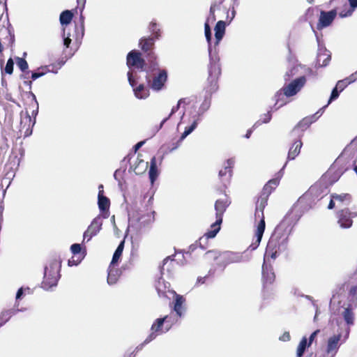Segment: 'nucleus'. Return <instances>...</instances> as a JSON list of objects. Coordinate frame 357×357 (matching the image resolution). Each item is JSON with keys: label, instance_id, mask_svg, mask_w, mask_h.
Segmentation results:
<instances>
[{"label": "nucleus", "instance_id": "17", "mask_svg": "<svg viewBox=\"0 0 357 357\" xmlns=\"http://www.w3.org/2000/svg\"><path fill=\"white\" fill-rule=\"evenodd\" d=\"M318 52L315 66L317 68L326 66L331 60V54L328 50L324 47L317 38Z\"/></svg>", "mask_w": 357, "mask_h": 357}, {"label": "nucleus", "instance_id": "45", "mask_svg": "<svg viewBox=\"0 0 357 357\" xmlns=\"http://www.w3.org/2000/svg\"><path fill=\"white\" fill-rule=\"evenodd\" d=\"M29 95L32 97V105L33 107L34 108L31 112V115L33 116V119H36V117L38 114V103L33 93L29 92Z\"/></svg>", "mask_w": 357, "mask_h": 357}, {"label": "nucleus", "instance_id": "20", "mask_svg": "<svg viewBox=\"0 0 357 357\" xmlns=\"http://www.w3.org/2000/svg\"><path fill=\"white\" fill-rule=\"evenodd\" d=\"M336 15L337 12L335 10H331L328 12L321 11L319 22L317 26V29H322L323 28L328 26L333 22Z\"/></svg>", "mask_w": 357, "mask_h": 357}, {"label": "nucleus", "instance_id": "24", "mask_svg": "<svg viewBox=\"0 0 357 357\" xmlns=\"http://www.w3.org/2000/svg\"><path fill=\"white\" fill-rule=\"evenodd\" d=\"M226 28V22L222 20H220L217 22L215 26V43L214 44L215 52H216V47L219 45L220 42L222 39Z\"/></svg>", "mask_w": 357, "mask_h": 357}, {"label": "nucleus", "instance_id": "30", "mask_svg": "<svg viewBox=\"0 0 357 357\" xmlns=\"http://www.w3.org/2000/svg\"><path fill=\"white\" fill-rule=\"evenodd\" d=\"M98 204L100 211H108L109 207V199L103 195V190H100L98 195Z\"/></svg>", "mask_w": 357, "mask_h": 357}, {"label": "nucleus", "instance_id": "64", "mask_svg": "<svg viewBox=\"0 0 357 357\" xmlns=\"http://www.w3.org/2000/svg\"><path fill=\"white\" fill-rule=\"evenodd\" d=\"M335 204H336V202H335V199H333V198L331 197V201H330V203H329V204H328V208L329 209H332V208H333L335 207Z\"/></svg>", "mask_w": 357, "mask_h": 357}, {"label": "nucleus", "instance_id": "8", "mask_svg": "<svg viewBox=\"0 0 357 357\" xmlns=\"http://www.w3.org/2000/svg\"><path fill=\"white\" fill-rule=\"evenodd\" d=\"M208 66V84L206 87V92L210 95L215 92L218 89V79L221 73L219 57H211Z\"/></svg>", "mask_w": 357, "mask_h": 357}, {"label": "nucleus", "instance_id": "6", "mask_svg": "<svg viewBox=\"0 0 357 357\" xmlns=\"http://www.w3.org/2000/svg\"><path fill=\"white\" fill-rule=\"evenodd\" d=\"M305 83V77L301 76L294 79L289 84L283 86L282 89L278 92H277V93L275 96L276 100V103L275 106H276L278 104V102L281 101V103L278 107H275V109H279L280 107L286 104V101L282 100L281 97H283V96H285L286 97H291L296 95L304 86Z\"/></svg>", "mask_w": 357, "mask_h": 357}, {"label": "nucleus", "instance_id": "61", "mask_svg": "<svg viewBox=\"0 0 357 357\" xmlns=\"http://www.w3.org/2000/svg\"><path fill=\"white\" fill-rule=\"evenodd\" d=\"M230 10H231V16H229V15L227 14V19H229V24L234 19V17L236 16V10H235L234 7H232L231 8H230Z\"/></svg>", "mask_w": 357, "mask_h": 357}, {"label": "nucleus", "instance_id": "14", "mask_svg": "<svg viewBox=\"0 0 357 357\" xmlns=\"http://www.w3.org/2000/svg\"><path fill=\"white\" fill-rule=\"evenodd\" d=\"M20 115L21 130H24V136L28 137L32 133V128L36 123V119L32 120L28 111H22Z\"/></svg>", "mask_w": 357, "mask_h": 357}, {"label": "nucleus", "instance_id": "15", "mask_svg": "<svg viewBox=\"0 0 357 357\" xmlns=\"http://www.w3.org/2000/svg\"><path fill=\"white\" fill-rule=\"evenodd\" d=\"M357 216V213H351L348 208L340 210L337 213L338 223L342 228H349L351 227L352 218Z\"/></svg>", "mask_w": 357, "mask_h": 357}, {"label": "nucleus", "instance_id": "26", "mask_svg": "<svg viewBox=\"0 0 357 357\" xmlns=\"http://www.w3.org/2000/svg\"><path fill=\"white\" fill-rule=\"evenodd\" d=\"M331 197L335 199L337 207L347 206L351 202V196L347 193L341 195L333 194Z\"/></svg>", "mask_w": 357, "mask_h": 357}, {"label": "nucleus", "instance_id": "7", "mask_svg": "<svg viewBox=\"0 0 357 357\" xmlns=\"http://www.w3.org/2000/svg\"><path fill=\"white\" fill-rule=\"evenodd\" d=\"M172 325V321H171V317H169V316H165L163 318L157 319L151 326V334L145 339L144 342L138 346L136 349L137 350L141 349L144 345L154 340L158 335L167 332L170 329Z\"/></svg>", "mask_w": 357, "mask_h": 357}, {"label": "nucleus", "instance_id": "46", "mask_svg": "<svg viewBox=\"0 0 357 357\" xmlns=\"http://www.w3.org/2000/svg\"><path fill=\"white\" fill-rule=\"evenodd\" d=\"M218 7H219V6L216 3L211 4V8H210V11H209V15L206 20V22H208V24H209V22H213L215 21L216 18H215V11L216 8H218Z\"/></svg>", "mask_w": 357, "mask_h": 357}, {"label": "nucleus", "instance_id": "48", "mask_svg": "<svg viewBox=\"0 0 357 357\" xmlns=\"http://www.w3.org/2000/svg\"><path fill=\"white\" fill-rule=\"evenodd\" d=\"M17 65L18 68L23 72L26 70L29 67L26 61L24 59L20 57L17 58Z\"/></svg>", "mask_w": 357, "mask_h": 357}, {"label": "nucleus", "instance_id": "51", "mask_svg": "<svg viewBox=\"0 0 357 357\" xmlns=\"http://www.w3.org/2000/svg\"><path fill=\"white\" fill-rule=\"evenodd\" d=\"M63 45L66 47H68L71 43V39L70 38V33H66V29H63Z\"/></svg>", "mask_w": 357, "mask_h": 357}, {"label": "nucleus", "instance_id": "43", "mask_svg": "<svg viewBox=\"0 0 357 357\" xmlns=\"http://www.w3.org/2000/svg\"><path fill=\"white\" fill-rule=\"evenodd\" d=\"M196 123H192V124L189 127H186L185 131L181 135L180 139H178V142H182V141L191 132H192L195 128H197Z\"/></svg>", "mask_w": 357, "mask_h": 357}, {"label": "nucleus", "instance_id": "10", "mask_svg": "<svg viewBox=\"0 0 357 357\" xmlns=\"http://www.w3.org/2000/svg\"><path fill=\"white\" fill-rule=\"evenodd\" d=\"M139 78V77L137 75L135 70L128 71V79L130 85L133 89L135 97L139 99H145L149 96V91L143 84H139L137 86H136Z\"/></svg>", "mask_w": 357, "mask_h": 357}, {"label": "nucleus", "instance_id": "36", "mask_svg": "<svg viewBox=\"0 0 357 357\" xmlns=\"http://www.w3.org/2000/svg\"><path fill=\"white\" fill-rule=\"evenodd\" d=\"M320 189L318 185H312L308 191L301 198V200L308 199L310 197H315L318 198L321 196L319 193Z\"/></svg>", "mask_w": 357, "mask_h": 357}, {"label": "nucleus", "instance_id": "47", "mask_svg": "<svg viewBox=\"0 0 357 357\" xmlns=\"http://www.w3.org/2000/svg\"><path fill=\"white\" fill-rule=\"evenodd\" d=\"M211 106V99L209 97L206 96L203 102L200 105L199 110L204 114L209 109Z\"/></svg>", "mask_w": 357, "mask_h": 357}, {"label": "nucleus", "instance_id": "34", "mask_svg": "<svg viewBox=\"0 0 357 357\" xmlns=\"http://www.w3.org/2000/svg\"><path fill=\"white\" fill-rule=\"evenodd\" d=\"M124 244H125V240H122L120 242L119 245H118L117 248L116 249V250L113 255L112 259L110 263L111 266H114L116 264L118 263V261L122 255V252H123V250L124 248Z\"/></svg>", "mask_w": 357, "mask_h": 357}, {"label": "nucleus", "instance_id": "21", "mask_svg": "<svg viewBox=\"0 0 357 357\" xmlns=\"http://www.w3.org/2000/svg\"><path fill=\"white\" fill-rule=\"evenodd\" d=\"M229 204L230 202L226 196L225 199H220L215 202V210L216 220H218V222H222V215Z\"/></svg>", "mask_w": 357, "mask_h": 357}, {"label": "nucleus", "instance_id": "38", "mask_svg": "<svg viewBox=\"0 0 357 357\" xmlns=\"http://www.w3.org/2000/svg\"><path fill=\"white\" fill-rule=\"evenodd\" d=\"M348 300L349 302V305L354 307H357V286H354L351 288L348 296Z\"/></svg>", "mask_w": 357, "mask_h": 357}, {"label": "nucleus", "instance_id": "54", "mask_svg": "<svg viewBox=\"0 0 357 357\" xmlns=\"http://www.w3.org/2000/svg\"><path fill=\"white\" fill-rule=\"evenodd\" d=\"M348 84H349V83L347 82L346 79H344L338 81L336 84V87H337V89H340V91H342L344 89V88H346Z\"/></svg>", "mask_w": 357, "mask_h": 357}, {"label": "nucleus", "instance_id": "19", "mask_svg": "<svg viewBox=\"0 0 357 357\" xmlns=\"http://www.w3.org/2000/svg\"><path fill=\"white\" fill-rule=\"evenodd\" d=\"M167 80V72L166 70H160L158 73L153 77L150 83L151 88L155 91H160Z\"/></svg>", "mask_w": 357, "mask_h": 357}, {"label": "nucleus", "instance_id": "57", "mask_svg": "<svg viewBox=\"0 0 357 357\" xmlns=\"http://www.w3.org/2000/svg\"><path fill=\"white\" fill-rule=\"evenodd\" d=\"M319 333V330H316L315 331H314L309 337V340L307 341V343L311 345L313 342V341L314 340V339L316 338L317 335H318V333Z\"/></svg>", "mask_w": 357, "mask_h": 357}, {"label": "nucleus", "instance_id": "3", "mask_svg": "<svg viewBox=\"0 0 357 357\" xmlns=\"http://www.w3.org/2000/svg\"><path fill=\"white\" fill-rule=\"evenodd\" d=\"M289 231L282 225H278L271 236L266 249L265 260L271 257L275 259L277 256L286 250Z\"/></svg>", "mask_w": 357, "mask_h": 357}, {"label": "nucleus", "instance_id": "12", "mask_svg": "<svg viewBox=\"0 0 357 357\" xmlns=\"http://www.w3.org/2000/svg\"><path fill=\"white\" fill-rule=\"evenodd\" d=\"M127 66L130 70H135L137 75L138 73L143 72L145 66V61L142 58V54L136 50H132L127 55Z\"/></svg>", "mask_w": 357, "mask_h": 357}, {"label": "nucleus", "instance_id": "18", "mask_svg": "<svg viewBox=\"0 0 357 357\" xmlns=\"http://www.w3.org/2000/svg\"><path fill=\"white\" fill-rule=\"evenodd\" d=\"M129 221L136 222L139 227H145L152 221V216L149 213H143L142 211H136L128 214Z\"/></svg>", "mask_w": 357, "mask_h": 357}, {"label": "nucleus", "instance_id": "9", "mask_svg": "<svg viewBox=\"0 0 357 357\" xmlns=\"http://www.w3.org/2000/svg\"><path fill=\"white\" fill-rule=\"evenodd\" d=\"M344 333L337 330V333L328 337L326 342V349L322 352H318L315 357H335L343 342Z\"/></svg>", "mask_w": 357, "mask_h": 357}, {"label": "nucleus", "instance_id": "28", "mask_svg": "<svg viewBox=\"0 0 357 357\" xmlns=\"http://www.w3.org/2000/svg\"><path fill=\"white\" fill-rule=\"evenodd\" d=\"M148 162H145L144 160L137 158L135 162L131 166L133 168V171L137 175L144 174L148 168Z\"/></svg>", "mask_w": 357, "mask_h": 357}, {"label": "nucleus", "instance_id": "4", "mask_svg": "<svg viewBox=\"0 0 357 357\" xmlns=\"http://www.w3.org/2000/svg\"><path fill=\"white\" fill-rule=\"evenodd\" d=\"M205 256L207 259L213 260H217L219 259V261L217 265L221 267L222 270H224L229 264L240 263L248 260V259H245L242 253L233 252L230 251H225L219 253L216 250H208L206 252Z\"/></svg>", "mask_w": 357, "mask_h": 357}, {"label": "nucleus", "instance_id": "44", "mask_svg": "<svg viewBox=\"0 0 357 357\" xmlns=\"http://www.w3.org/2000/svg\"><path fill=\"white\" fill-rule=\"evenodd\" d=\"M348 1L351 10H348L346 13L341 12L340 13V16L341 17H345L351 15L353 11L357 8V0H348Z\"/></svg>", "mask_w": 357, "mask_h": 357}, {"label": "nucleus", "instance_id": "13", "mask_svg": "<svg viewBox=\"0 0 357 357\" xmlns=\"http://www.w3.org/2000/svg\"><path fill=\"white\" fill-rule=\"evenodd\" d=\"M102 225V220L100 215L95 218L87 229L84 232L83 242H89L93 236H96L100 231Z\"/></svg>", "mask_w": 357, "mask_h": 357}, {"label": "nucleus", "instance_id": "53", "mask_svg": "<svg viewBox=\"0 0 357 357\" xmlns=\"http://www.w3.org/2000/svg\"><path fill=\"white\" fill-rule=\"evenodd\" d=\"M149 30L155 34V38H158L159 37V33H158V31H159V29H157V24L155 22H151L150 23V25H149Z\"/></svg>", "mask_w": 357, "mask_h": 357}, {"label": "nucleus", "instance_id": "42", "mask_svg": "<svg viewBox=\"0 0 357 357\" xmlns=\"http://www.w3.org/2000/svg\"><path fill=\"white\" fill-rule=\"evenodd\" d=\"M185 99H184V98H181V99H180V100L178 101L177 105H176V106H174V107H172V111H171V112H170L169 115L167 117L165 118V119L161 121V123H160V124L159 127H158V128H157V130H156V132H158V130H159L162 127V126L164 125V123H165V122H166V121H167V120L171 117V116H172V114H174L175 112H176L178 110V109L180 108L181 105L183 102H185Z\"/></svg>", "mask_w": 357, "mask_h": 357}, {"label": "nucleus", "instance_id": "25", "mask_svg": "<svg viewBox=\"0 0 357 357\" xmlns=\"http://www.w3.org/2000/svg\"><path fill=\"white\" fill-rule=\"evenodd\" d=\"M204 32H205L206 39L207 40L208 45V49L209 59H211V57H219L218 55L217 54V51L215 52L214 47L213 48L212 47L211 31V28H210V26H209L208 22H206L204 24Z\"/></svg>", "mask_w": 357, "mask_h": 357}, {"label": "nucleus", "instance_id": "32", "mask_svg": "<svg viewBox=\"0 0 357 357\" xmlns=\"http://www.w3.org/2000/svg\"><path fill=\"white\" fill-rule=\"evenodd\" d=\"M184 302L185 298L182 296L176 294L174 310L179 317H181L183 314V308L182 305L183 304Z\"/></svg>", "mask_w": 357, "mask_h": 357}, {"label": "nucleus", "instance_id": "40", "mask_svg": "<svg viewBox=\"0 0 357 357\" xmlns=\"http://www.w3.org/2000/svg\"><path fill=\"white\" fill-rule=\"evenodd\" d=\"M192 109L190 112V121H192V123H196L197 126L198 123L201 121L204 113L201 112L199 109L197 110L196 107L194 106L192 107Z\"/></svg>", "mask_w": 357, "mask_h": 357}, {"label": "nucleus", "instance_id": "16", "mask_svg": "<svg viewBox=\"0 0 357 357\" xmlns=\"http://www.w3.org/2000/svg\"><path fill=\"white\" fill-rule=\"evenodd\" d=\"M234 158L228 159L225 165L224 169L219 171L218 176L222 179L223 188H226L227 184L229 183V180L231 177L232 168L234 165Z\"/></svg>", "mask_w": 357, "mask_h": 357}, {"label": "nucleus", "instance_id": "29", "mask_svg": "<svg viewBox=\"0 0 357 357\" xmlns=\"http://www.w3.org/2000/svg\"><path fill=\"white\" fill-rule=\"evenodd\" d=\"M121 271L118 268H115L114 266L109 265L107 276V283L109 285L114 284L117 282L120 275Z\"/></svg>", "mask_w": 357, "mask_h": 357}, {"label": "nucleus", "instance_id": "31", "mask_svg": "<svg viewBox=\"0 0 357 357\" xmlns=\"http://www.w3.org/2000/svg\"><path fill=\"white\" fill-rule=\"evenodd\" d=\"M302 142L301 140H296L293 144L292 146L289 149L287 159L291 160L295 159V158L299 154Z\"/></svg>", "mask_w": 357, "mask_h": 357}, {"label": "nucleus", "instance_id": "23", "mask_svg": "<svg viewBox=\"0 0 357 357\" xmlns=\"http://www.w3.org/2000/svg\"><path fill=\"white\" fill-rule=\"evenodd\" d=\"M222 222H215L211 225L210 229L199 239V244L202 245V242L208 241V239L214 238L220 229V225Z\"/></svg>", "mask_w": 357, "mask_h": 357}, {"label": "nucleus", "instance_id": "52", "mask_svg": "<svg viewBox=\"0 0 357 357\" xmlns=\"http://www.w3.org/2000/svg\"><path fill=\"white\" fill-rule=\"evenodd\" d=\"M340 92V91H338V89L336 86L332 90L331 95L328 100V104L338 98Z\"/></svg>", "mask_w": 357, "mask_h": 357}, {"label": "nucleus", "instance_id": "22", "mask_svg": "<svg viewBox=\"0 0 357 357\" xmlns=\"http://www.w3.org/2000/svg\"><path fill=\"white\" fill-rule=\"evenodd\" d=\"M266 260L264 259V263L262 266V280L264 285L271 284L275 280V273L273 268L268 266L266 263Z\"/></svg>", "mask_w": 357, "mask_h": 357}, {"label": "nucleus", "instance_id": "2", "mask_svg": "<svg viewBox=\"0 0 357 357\" xmlns=\"http://www.w3.org/2000/svg\"><path fill=\"white\" fill-rule=\"evenodd\" d=\"M289 231L282 225H278L271 236L266 249L265 260L271 257L275 259L277 256L286 250Z\"/></svg>", "mask_w": 357, "mask_h": 357}, {"label": "nucleus", "instance_id": "37", "mask_svg": "<svg viewBox=\"0 0 357 357\" xmlns=\"http://www.w3.org/2000/svg\"><path fill=\"white\" fill-rule=\"evenodd\" d=\"M73 17V14L71 10H66L63 11L59 17L60 23L61 25H67L70 23Z\"/></svg>", "mask_w": 357, "mask_h": 357}, {"label": "nucleus", "instance_id": "11", "mask_svg": "<svg viewBox=\"0 0 357 357\" xmlns=\"http://www.w3.org/2000/svg\"><path fill=\"white\" fill-rule=\"evenodd\" d=\"M353 307H354L348 305V307L344 308L343 311L342 312V316L344 321H345L346 326L343 328L341 324L337 323L339 326L338 330H340L344 333L343 342H346V340L349 338L350 328L354 325L355 314L353 312Z\"/></svg>", "mask_w": 357, "mask_h": 357}, {"label": "nucleus", "instance_id": "62", "mask_svg": "<svg viewBox=\"0 0 357 357\" xmlns=\"http://www.w3.org/2000/svg\"><path fill=\"white\" fill-rule=\"evenodd\" d=\"M162 282H163V280L162 278H160L155 285L156 289L158 290L159 294H160V292L162 291V290L160 288V285H161Z\"/></svg>", "mask_w": 357, "mask_h": 357}, {"label": "nucleus", "instance_id": "50", "mask_svg": "<svg viewBox=\"0 0 357 357\" xmlns=\"http://www.w3.org/2000/svg\"><path fill=\"white\" fill-rule=\"evenodd\" d=\"M14 62L11 58H10L6 63L5 67V72L9 75H11L13 72Z\"/></svg>", "mask_w": 357, "mask_h": 357}, {"label": "nucleus", "instance_id": "27", "mask_svg": "<svg viewBox=\"0 0 357 357\" xmlns=\"http://www.w3.org/2000/svg\"><path fill=\"white\" fill-rule=\"evenodd\" d=\"M184 258V255L183 252H178L174 256H169L165 258L163 261L162 266L161 267V273L164 274V271L165 270V266L167 265L168 261H170L172 264L173 261H177L178 264L181 265L184 264L183 261V259Z\"/></svg>", "mask_w": 357, "mask_h": 357}, {"label": "nucleus", "instance_id": "1", "mask_svg": "<svg viewBox=\"0 0 357 357\" xmlns=\"http://www.w3.org/2000/svg\"><path fill=\"white\" fill-rule=\"evenodd\" d=\"M287 162L284 164L283 167L277 174V176L273 179H271L264 187L259 197H258L256 202L255 217V219L259 220V222L257 226L255 232L256 239L250 245L249 248L251 250H255L258 248L261 241L264 230H265V220L264 215V210L267 205V201L269 195L272 191L279 185L280 179L283 175L282 171L285 167Z\"/></svg>", "mask_w": 357, "mask_h": 357}, {"label": "nucleus", "instance_id": "56", "mask_svg": "<svg viewBox=\"0 0 357 357\" xmlns=\"http://www.w3.org/2000/svg\"><path fill=\"white\" fill-rule=\"evenodd\" d=\"M296 70H297L296 68L294 67L291 68L290 70H287V73H285L284 79L286 80L289 79L291 76H293L296 74Z\"/></svg>", "mask_w": 357, "mask_h": 357}, {"label": "nucleus", "instance_id": "58", "mask_svg": "<svg viewBox=\"0 0 357 357\" xmlns=\"http://www.w3.org/2000/svg\"><path fill=\"white\" fill-rule=\"evenodd\" d=\"M45 74V72H44V71L39 72V73L32 72L31 73V79L33 80H36V79L43 76Z\"/></svg>", "mask_w": 357, "mask_h": 357}, {"label": "nucleus", "instance_id": "55", "mask_svg": "<svg viewBox=\"0 0 357 357\" xmlns=\"http://www.w3.org/2000/svg\"><path fill=\"white\" fill-rule=\"evenodd\" d=\"M70 250L73 255H77L81 252L82 248L80 244L74 243L71 245Z\"/></svg>", "mask_w": 357, "mask_h": 357}, {"label": "nucleus", "instance_id": "59", "mask_svg": "<svg viewBox=\"0 0 357 357\" xmlns=\"http://www.w3.org/2000/svg\"><path fill=\"white\" fill-rule=\"evenodd\" d=\"M290 334L289 332H284L280 337V340L283 342H287L290 340Z\"/></svg>", "mask_w": 357, "mask_h": 357}, {"label": "nucleus", "instance_id": "60", "mask_svg": "<svg viewBox=\"0 0 357 357\" xmlns=\"http://www.w3.org/2000/svg\"><path fill=\"white\" fill-rule=\"evenodd\" d=\"M349 84L354 82L356 80H357V75H355V73L351 74L348 77L345 78Z\"/></svg>", "mask_w": 357, "mask_h": 357}, {"label": "nucleus", "instance_id": "33", "mask_svg": "<svg viewBox=\"0 0 357 357\" xmlns=\"http://www.w3.org/2000/svg\"><path fill=\"white\" fill-rule=\"evenodd\" d=\"M149 174L151 183H153L158 175L155 157H153L151 160V165Z\"/></svg>", "mask_w": 357, "mask_h": 357}, {"label": "nucleus", "instance_id": "63", "mask_svg": "<svg viewBox=\"0 0 357 357\" xmlns=\"http://www.w3.org/2000/svg\"><path fill=\"white\" fill-rule=\"evenodd\" d=\"M80 261H81V260H79V261H75V260L74 259V258H73V257H72L71 259H70L68 260V265H69L70 266H76V265H77V264L80 262Z\"/></svg>", "mask_w": 357, "mask_h": 357}, {"label": "nucleus", "instance_id": "49", "mask_svg": "<svg viewBox=\"0 0 357 357\" xmlns=\"http://www.w3.org/2000/svg\"><path fill=\"white\" fill-rule=\"evenodd\" d=\"M271 119V111L268 112V113L264 114L261 119L256 122L255 124L254 125V127L255 126H257L261 123H268Z\"/></svg>", "mask_w": 357, "mask_h": 357}, {"label": "nucleus", "instance_id": "35", "mask_svg": "<svg viewBox=\"0 0 357 357\" xmlns=\"http://www.w3.org/2000/svg\"><path fill=\"white\" fill-rule=\"evenodd\" d=\"M310 347V345L307 343V339L305 336H304L301 342L298 344V346L296 349V356L302 357L306 350L307 348Z\"/></svg>", "mask_w": 357, "mask_h": 357}, {"label": "nucleus", "instance_id": "5", "mask_svg": "<svg viewBox=\"0 0 357 357\" xmlns=\"http://www.w3.org/2000/svg\"><path fill=\"white\" fill-rule=\"evenodd\" d=\"M61 261L57 257L51 259L45 267L44 280L42 283L43 287L47 290L57 284L60 278Z\"/></svg>", "mask_w": 357, "mask_h": 357}, {"label": "nucleus", "instance_id": "39", "mask_svg": "<svg viewBox=\"0 0 357 357\" xmlns=\"http://www.w3.org/2000/svg\"><path fill=\"white\" fill-rule=\"evenodd\" d=\"M153 45L154 42L151 38H142L139 41V45L142 50L145 52L150 51L152 49Z\"/></svg>", "mask_w": 357, "mask_h": 357}, {"label": "nucleus", "instance_id": "41", "mask_svg": "<svg viewBox=\"0 0 357 357\" xmlns=\"http://www.w3.org/2000/svg\"><path fill=\"white\" fill-rule=\"evenodd\" d=\"M20 310H15V309H10L5 311H3L1 314L0 319L3 321L0 324V328L9 320V319L15 314L17 311Z\"/></svg>", "mask_w": 357, "mask_h": 357}]
</instances>
